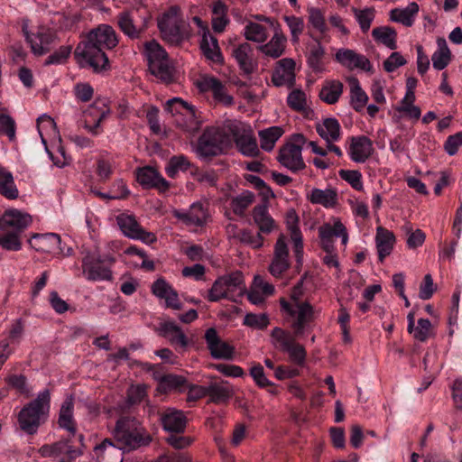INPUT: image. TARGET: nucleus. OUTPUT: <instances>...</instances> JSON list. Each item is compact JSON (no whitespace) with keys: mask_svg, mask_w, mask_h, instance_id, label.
<instances>
[{"mask_svg":"<svg viewBox=\"0 0 462 462\" xmlns=\"http://www.w3.org/2000/svg\"><path fill=\"white\" fill-rule=\"evenodd\" d=\"M118 43L116 31L107 24L92 30L85 41L75 49L74 57L82 69H91L95 73L109 69V60L103 49H113Z\"/></svg>","mask_w":462,"mask_h":462,"instance_id":"1","label":"nucleus"},{"mask_svg":"<svg viewBox=\"0 0 462 462\" xmlns=\"http://www.w3.org/2000/svg\"><path fill=\"white\" fill-rule=\"evenodd\" d=\"M31 223L29 214L17 209L5 211L0 218V246L7 251L21 250V234Z\"/></svg>","mask_w":462,"mask_h":462,"instance_id":"2","label":"nucleus"},{"mask_svg":"<svg viewBox=\"0 0 462 462\" xmlns=\"http://www.w3.org/2000/svg\"><path fill=\"white\" fill-rule=\"evenodd\" d=\"M245 283L241 272L236 271L219 276L212 284L208 293V300L217 302L221 300H227L238 302L245 293Z\"/></svg>","mask_w":462,"mask_h":462,"instance_id":"3","label":"nucleus"},{"mask_svg":"<svg viewBox=\"0 0 462 462\" xmlns=\"http://www.w3.org/2000/svg\"><path fill=\"white\" fill-rule=\"evenodd\" d=\"M114 437L118 448L124 451L136 449L150 440L140 422L132 417H122L116 421Z\"/></svg>","mask_w":462,"mask_h":462,"instance_id":"4","label":"nucleus"},{"mask_svg":"<svg viewBox=\"0 0 462 462\" xmlns=\"http://www.w3.org/2000/svg\"><path fill=\"white\" fill-rule=\"evenodd\" d=\"M51 393L48 389L40 392L33 401L24 406L18 415L22 430L28 434L36 433L50 410Z\"/></svg>","mask_w":462,"mask_h":462,"instance_id":"5","label":"nucleus"},{"mask_svg":"<svg viewBox=\"0 0 462 462\" xmlns=\"http://www.w3.org/2000/svg\"><path fill=\"white\" fill-rule=\"evenodd\" d=\"M82 273L89 282L111 281V267L116 263L112 254L100 255L96 251L82 250Z\"/></svg>","mask_w":462,"mask_h":462,"instance_id":"6","label":"nucleus"},{"mask_svg":"<svg viewBox=\"0 0 462 462\" xmlns=\"http://www.w3.org/2000/svg\"><path fill=\"white\" fill-rule=\"evenodd\" d=\"M144 55L152 75L167 84L174 80V68L166 51L156 41L145 42Z\"/></svg>","mask_w":462,"mask_h":462,"instance_id":"7","label":"nucleus"},{"mask_svg":"<svg viewBox=\"0 0 462 462\" xmlns=\"http://www.w3.org/2000/svg\"><path fill=\"white\" fill-rule=\"evenodd\" d=\"M158 28L165 41L171 44H180L186 34V23L180 7L171 5L157 20Z\"/></svg>","mask_w":462,"mask_h":462,"instance_id":"8","label":"nucleus"},{"mask_svg":"<svg viewBox=\"0 0 462 462\" xmlns=\"http://www.w3.org/2000/svg\"><path fill=\"white\" fill-rule=\"evenodd\" d=\"M281 308L286 313L294 336H301L315 319L316 311L310 302H288L281 300Z\"/></svg>","mask_w":462,"mask_h":462,"instance_id":"9","label":"nucleus"},{"mask_svg":"<svg viewBox=\"0 0 462 462\" xmlns=\"http://www.w3.org/2000/svg\"><path fill=\"white\" fill-rule=\"evenodd\" d=\"M294 333L291 334L279 327L274 328L271 332L273 346L279 351L286 353L291 363L303 367L306 364L307 352L304 346L296 341Z\"/></svg>","mask_w":462,"mask_h":462,"instance_id":"10","label":"nucleus"},{"mask_svg":"<svg viewBox=\"0 0 462 462\" xmlns=\"http://www.w3.org/2000/svg\"><path fill=\"white\" fill-rule=\"evenodd\" d=\"M22 31L32 52L35 56H43L48 53L58 40L56 31L46 25H39L32 30H29L28 24L23 23Z\"/></svg>","mask_w":462,"mask_h":462,"instance_id":"11","label":"nucleus"},{"mask_svg":"<svg viewBox=\"0 0 462 462\" xmlns=\"http://www.w3.org/2000/svg\"><path fill=\"white\" fill-rule=\"evenodd\" d=\"M228 144L229 136L223 129L209 127L199 138L196 152L201 158L213 157L222 153Z\"/></svg>","mask_w":462,"mask_h":462,"instance_id":"12","label":"nucleus"},{"mask_svg":"<svg viewBox=\"0 0 462 462\" xmlns=\"http://www.w3.org/2000/svg\"><path fill=\"white\" fill-rule=\"evenodd\" d=\"M38 453L42 457L58 462H72L82 454V451L75 446L74 439L69 438L51 444H44L38 449Z\"/></svg>","mask_w":462,"mask_h":462,"instance_id":"13","label":"nucleus"},{"mask_svg":"<svg viewBox=\"0 0 462 462\" xmlns=\"http://www.w3.org/2000/svg\"><path fill=\"white\" fill-rule=\"evenodd\" d=\"M306 143L305 137L300 134H294L291 143L283 145L278 155L279 162L291 171H298L305 168L302 159V145Z\"/></svg>","mask_w":462,"mask_h":462,"instance_id":"14","label":"nucleus"},{"mask_svg":"<svg viewBox=\"0 0 462 462\" xmlns=\"http://www.w3.org/2000/svg\"><path fill=\"white\" fill-rule=\"evenodd\" d=\"M116 223L125 236L140 240L144 244L151 245L156 241V236L143 229L137 222L134 216L122 213L116 217Z\"/></svg>","mask_w":462,"mask_h":462,"instance_id":"15","label":"nucleus"},{"mask_svg":"<svg viewBox=\"0 0 462 462\" xmlns=\"http://www.w3.org/2000/svg\"><path fill=\"white\" fill-rule=\"evenodd\" d=\"M110 114V109L103 100H96L83 113L84 128L94 135L100 133V124Z\"/></svg>","mask_w":462,"mask_h":462,"instance_id":"16","label":"nucleus"},{"mask_svg":"<svg viewBox=\"0 0 462 462\" xmlns=\"http://www.w3.org/2000/svg\"><path fill=\"white\" fill-rule=\"evenodd\" d=\"M232 57L243 74L246 76L253 74L258 68L254 50L248 42L235 46L232 50Z\"/></svg>","mask_w":462,"mask_h":462,"instance_id":"17","label":"nucleus"},{"mask_svg":"<svg viewBox=\"0 0 462 462\" xmlns=\"http://www.w3.org/2000/svg\"><path fill=\"white\" fill-rule=\"evenodd\" d=\"M335 60L350 70L359 69L364 71H371L373 69L370 60L365 55L351 49H338L335 53Z\"/></svg>","mask_w":462,"mask_h":462,"instance_id":"18","label":"nucleus"},{"mask_svg":"<svg viewBox=\"0 0 462 462\" xmlns=\"http://www.w3.org/2000/svg\"><path fill=\"white\" fill-rule=\"evenodd\" d=\"M205 340L210 355L215 359L231 360L234 356L235 348L228 343L223 341L217 335L215 328L207 329Z\"/></svg>","mask_w":462,"mask_h":462,"instance_id":"19","label":"nucleus"},{"mask_svg":"<svg viewBox=\"0 0 462 462\" xmlns=\"http://www.w3.org/2000/svg\"><path fill=\"white\" fill-rule=\"evenodd\" d=\"M289 267V249L285 242V236L281 235L274 246L273 257L269 266V272L273 276L280 277Z\"/></svg>","mask_w":462,"mask_h":462,"instance_id":"20","label":"nucleus"},{"mask_svg":"<svg viewBox=\"0 0 462 462\" xmlns=\"http://www.w3.org/2000/svg\"><path fill=\"white\" fill-rule=\"evenodd\" d=\"M198 87L202 92H211L214 99L225 106L233 104V97L227 94L226 86L215 77L201 78Z\"/></svg>","mask_w":462,"mask_h":462,"instance_id":"21","label":"nucleus"},{"mask_svg":"<svg viewBox=\"0 0 462 462\" xmlns=\"http://www.w3.org/2000/svg\"><path fill=\"white\" fill-rule=\"evenodd\" d=\"M295 65L292 59L280 60L272 75L273 83L277 87H292L295 81Z\"/></svg>","mask_w":462,"mask_h":462,"instance_id":"22","label":"nucleus"},{"mask_svg":"<svg viewBox=\"0 0 462 462\" xmlns=\"http://www.w3.org/2000/svg\"><path fill=\"white\" fill-rule=\"evenodd\" d=\"M347 153L350 159L357 163L365 162L373 153V143L365 135L350 137Z\"/></svg>","mask_w":462,"mask_h":462,"instance_id":"23","label":"nucleus"},{"mask_svg":"<svg viewBox=\"0 0 462 462\" xmlns=\"http://www.w3.org/2000/svg\"><path fill=\"white\" fill-rule=\"evenodd\" d=\"M138 183L146 189L154 188L160 191H165L169 188V182L152 167L145 166L136 171Z\"/></svg>","mask_w":462,"mask_h":462,"instance_id":"24","label":"nucleus"},{"mask_svg":"<svg viewBox=\"0 0 462 462\" xmlns=\"http://www.w3.org/2000/svg\"><path fill=\"white\" fill-rule=\"evenodd\" d=\"M152 291L157 298L165 300L167 308L173 310L181 309V303L177 291L163 278H159L152 283Z\"/></svg>","mask_w":462,"mask_h":462,"instance_id":"25","label":"nucleus"},{"mask_svg":"<svg viewBox=\"0 0 462 462\" xmlns=\"http://www.w3.org/2000/svg\"><path fill=\"white\" fill-rule=\"evenodd\" d=\"M60 236L55 233L34 234L29 240L32 248L38 252L53 254L60 248Z\"/></svg>","mask_w":462,"mask_h":462,"instance_id":"26","label":"nucleus"},{"mask_svg":"<svg viewBox=\"0 0 462 462\" xmlns=\"http://www.w3.org/2000/svg\"><path fill=\"white\" fill-rule=\"evenodd\" d=\"M163 430L169 432L181 433L185 430L187 418L182 411L168 408L161 416Z\"/></svg>","mask_w":462,"mask_h":462,"instance_id":"27","label":"nucleus"},{"mask_svg":"<svg viewBox=\"0 0 462 462\" xmlns=\"http://www.w3.org/2000/svg\"><path fill=\"white\" fill-rule=\"evenodd\" d=\"M286 37L282 33L281 25H276L272 39L265 44H261L258 50L265 56L278 59L285 51Z\"/></svg>","mask_w":462,"mask_h":462,"instance_id":"28","label":"nucleus"},{"mask_svg":"<svg viewBox=\"0 0 462 462\" xmlns=\"http://www.w3.org/2000/svg\"><path fill=\"white\" fill-rule=\"evenodd\" d=\"M117 25L121 32L131 40L139 39L145 31V25H138L134 22L132 12H121L117 15Z\"/></svg>","mask_w":462,"mask_h":462,"instance_id":"29","label":"nucleus"},{"mask_svg":"<svg viewBox=\"0 0 462 462\" xmlns=\"http://www.w3.org/2000/svg\"><path fill=\"white\" fill-rule=\"evenodd\" d=\"M173 216L188 225L202 226L207 218V213L200 203H193L188 210H174Z\"/></svg>","mask_w":462,"mask_h":462,"instance_id":"30","label":"nucleus"},{"mask_svg":"<svg viewBox=\"0 0 462 462\" xmlns=\"http://www.w3.org/2000/svg\"><path fill=\"white\" fill-rule=\"evenodd\" d=\"M37 128L42 139V143L45 147V151L49 156L52 157V153L50 152L47 146V139L53 138L57 139L59 143L60 142V137L59 135V132L57 130L54 120L47 115H42L37 119Z\"/></svg>","mask_w":462,"mask_h":462,"instance_id":"31","label":"nucleus"},{"mask_svg":"<svg viewBox=\"0 0 462 462\" xmlns=\"http://www.w3.org/2000/svg\"><path fill=\"white\" fill-rule=\"evenodd\" d=\"M394 243L395 236L393 232L383 226L376 228L375 244L380 262H383L391 254Z\"/></svg>","mask_w":462,"mask_h":462,"instance_id":"32","label":"nucleus"},{"mask_svg":"<svg viewBox=\"0 0 462 462\" xmlns=\"http://www.w3.org/2000/svg\"><path fill=\"white\" fill-rule=\"evenodd\" d=\"M210 8L212 29L217 33H222L230 22L227 15L228 7L222 0H213Z\"/></svg>","mask_w":462,"mask_h":462,"instance_id":"33","label":"nucleus"},{"mask_svg":"<svg viewBox=\"0 0 462 462\" xmlns=\"http://www.w3.org/2000/svg\"><path fill=\"white\" fill-rule=\"evenodd\" d=\"M160 335L167 338L171 345L185 348L188 338L180 328L173 321H165L159 328Z\"/></svg>","mask_w":462,"mask_h":462,"instance_id":"34","label":"nucleus"},{"mask_svg":"<svg viewBox=\"0 0 462 462\" xmlns=\"http://www.w3.org/2000/svg\"><path fill=\"white\" fill-rule=\"evenodd\" d=\"M73 399L71 397H68L61 404L58 424L60 429L66 430L69 435L75 437L77 433V427L73 417Z\"/></svg>","mask_w":462,"mask_h":462,"instance_id":"35","label":"nucleus"},{"mask_svg":"<svg viewBox=\"0 0 462 462\" xmlns=\"http://www.w3.org/2000/svg\"><path fill=\"white\" fill-rule=\"evenodd\" d=\"M418 13V4L411 2L404 8H394L391 10L390 19L393 22L402 23L406 27H411L414 23L415 16Z\"/></svg>","mask_w":462,"mask_h":462,"instance_id":"36","label":"nucleus"},{"mask_svg":"<svg viewBox=\"0 0 462 462\" xmlns=\"http://www.w3.org/2000/svg\"><path fill=\"white\" fill-rule=\"evenodd\" d=\"M316 130L327 143L336 142L340 137L341 127L336 118H326L322 122L318 123Z\"/></svg>","mask_w":462,"mask_h":462,"instance_id":"37","label":"nucleus"},{"mask_svg":"<svg viewBox=\"0 0 462 462\" xmlns=\"http://www.w3.org/2000/svg\"><path fill=\"white\" fill-rule=\"evenodd\" d=\"M200 49L207 59L216 63L223 61L217 39L210 32L201 36Z\"/></svg>","mask_w":462,"mask_h":462,"instance_id":"38","label":"nucleus"},{"mask_svg":"<svg viewBox=\"0 0 462 462\" xmlns=\"http://www.w3.org/2000/svg\"><path fill=\"white\" fill-rule=\"evenodd\" d=\"M253 218L260 232L269 234L274 228V220L268 211L265 204L254 207L253 210Z\"/></svg>","mask_w":462,"mask_h":462,"instance_id":"39","label":"nucleus"},{"mask_svg":"<svg viewBox=\"0 0 462 462\" xmlns=\"http://www.w3.org/2000/svg\"><path fill=\"white\" fill-rule=\"evenodd\" d=\"M319 238L333 239L340 237L343 245H346L348 241V234L346 226L339 221L336 220L334 224L326 223L319 228Z\"/></svg>","mask_w":462,"mask_h":462,"instance_id":"40","label":"nucleus"},{"mask_svg":"<svg viewBox=\"0 0 462 462\" xmlns=\"http://www.w3.org/2000/svg\"><path fill=\"white\" fill-rule=\"evenodd\" d=\"M308 199L312 204L322 205L325 208H332L337 204V194L331 189H313L308 195Z\"/></svg>","mask_w":462,"mask_h":462,"instance_id":"41","label":"nucleus"},{"mask_svg":"<svg viewBox=\"0 0 462 462\" xmlns=\"http://www.w3.org/2000/svg\"><path fill=\"white\" fill-rule=\"evenodd\" d=\"M438 49L432 54L431 60L433 68L437 70L444 69L451 60V52L444 38L437 40Z\"/></svg>","mask_w":462,"mask_h":462,"instance_id":"42","label":"nucleus"},{"mask_svg":"<svg viewBox=\"0 0 462 462\" xmlns=\"http://www.w3.org/2000/svg\"><path fill=\"white\" fill-rule=\"evenodd\" d=\"M372 36L377 42L386 46L390 50H395L397 48L396 31L389 26L375 27L372 31Z\"/></svg>","mask_w":462,"mask_h":462,"instance_id":"43","label":"nucleus"},{"mask_svg":"<svg viewBox=\"0 0 462 462\" xmlns=\"http://www.w3.org/2000/svg\"><path fill=\"white\" fill-rule=\"evenodd\" d=\"M349 86H350V104L356 111L360 112L366 106L367 101H368V96L362 89L357 79L351 78L349 79Z\"/></svg>","mask_w":462,"mask_h":462,"instance_id":"44","label":"nucleus"},{"mask_svg":"<svg viewBox=\"0 0 462 462\" xmlns=\"http://www.w3.org/2000/svg\"><path fill=\"white\" fill-rule=\"evenodd\" d=\"M343 93V84L338 80L326 81L323 85L319 97L327 104L332 105L338 101Z\"/></svg>","mask_w":462,"mask_h":462,"instance_id":"45","label":"nucleus"},{"mask_svg":"<svg viewBox=\"0 0 462 462\" xmlns=\"http://www.w3.org/2000/svg\"><path fill=\"white\" fill-rule=\"evenodd\" d=\"M243 34L247 41L256 43H263L268 39L266 27L254 21L246 22Z\"/></svg>","mask_w":462,"mask_h":462,"instance_id":"46","label":"nucleus"},{"mask_svg":"<svg viewBox=\"0 0 462 462\" xmlns=\"http://www.w3.org/2000/svg\"><path fill=\"white\" fill-rule=\"evenodd\" d=\"M178 125L184 131L195 133L200 128L201 121L194 106H190L185 113L176 119Z\"/></svg>","mask_w":462,"mask_h":462,"instance_id":"47","label":"nucleus"},{"mask_svg":"<svg viewBox=\"0 0 462 462\" xmlns=\"http://www.w3.org/2000/svg\"><path fill=\"white\" fill-rule=\"evenodd\" d=\"M208 396L214 403L226 402L233 395V390L224 383H212L208 385Z\"/></svg>","mask_w":462,"mask_h":462,"instance_id":"48","label":"nucleus"},{"mask_svg":"<svg viewBox=\"0 0 462 462\" xmlns=\"http://www.w3.org/2000/svg\"><path fill=\"white\" fill-rule=\"evenodd\" d=\"M282 134L283 130L280 126H271L259 131L261 148L266 152H271Z\"/></svg>","mask_w":462,"mask_h":462,"instance_id":"49","label":"nucleus"},{"mask_svg":"<svg viewBox=\"0 0 462 462\" xmlns=\"http://www.w3.org/2000/svg\"><path fill=\"white\" fill-rule=\"evenodd\" d=\"M307 55L309 66L314 70H319L322 66V59L325 56V48L319 39L315 38L314 42L308 45Z\"/></svg>","mask_w":462,"mask_h":462,"instance_id":"50","label":"nucleus"},{"mask_svg":"<svg viewBox=\"0 0 462 462\" xmlns=\"http://www.w3.org/2000/svg\"><path fill=\"white\" fill-rule=\"evenodd\" d=\"M236 143L239 152L245 156L256 157L260 153L256 139L248 134L237 136Z\"/></svg>","mask_w":462,"mask_h":462,"instance_id":"51","label":"nucleus"},{"mask_svg":"<svg viewBox=\"0 0 462 462\" xmlns=\"http://www.w3.org/2000/svg\"><path fill=\"white\" fill-rule=\"evenodd\" d=\"M0 193L11 199L18 197L13 174L4 168H0Z\"/></svg>","mask_w":462,"mask_h":462,"instance_id":"52","label":"nucleus"},{"mask_svg":"<svg viewBox=\"0 0 462 462\" xmlns=\"http://www.w3.org/2000/svg\"><path fill=\"white\" fill-rule=\"evenodd\" d=\"M287 104L291 109L302 114L310 110L306 93L301 89H293L287 97Z\"/></svg>","mask_w":462,"mask_h":462,"instance_id":"53","label":"nucleus"},{"mask_svg":"<svg viewBox=\"0 0 462 462\" xmlns=\"http://www.w3.org/2000/svg\"><path fill=\"white\" fill-rule=\"evenodd\" d=\"M254 200V194L249 190H245L232 199L231 208L236 215L243 216Z\"/></svg>","mask_w":462,"mask_h":462,"instance_id":"54","label":"nucleus"},{"mask_svg":"<svg viewBox=\"0 0 462 462\" xmlns=\"http://www.w3.org/2000/svg\"><path fill=\"white\" fill-rule=\"evenodd\" d=\"M189 166L190 162L186 156L177 155L170 159L165 171L169 177L175 178L179 171H186Z\"/></svg>","mask_w":462,"mask_h":462,"instance_id":"55","label":"nucleus"},{"mask_svg":"<svg viewBox=\"0 0 462 462\" xmlns=\"http://www.w3.org/2000/svg\"><path fill=\"white\" fill-rule=\"evenodd\" d=\"M356 20L359 24V27L363 32H367L371 27V24L375 17V12L374 8H365L359 10L353 8Z\"/></svg>","mask_w":462,"mask_h":462,"instance_id":"56","label":"nucleus"},{"mask_svg":"<svg viewBox=\"0 0 462 462\" xmlns=\"http://www.w3.org/2000/svg\"><path fill=\"white\" fill-rule=\"evenodd\" d=\"M283 19L290 29L291 42L293 43H298L300 41V36L304 29L303 19L295 15H286L283 17Z\"/></svg>","mask_w":462,"mask_h":462,"instance_id":"57","label":"nucleus"},{"mask_svg":"<svg viewBox=\"0 0 462 462\" xmlns=\"http://www.w3.org/2000/svg\"><path fill=\"white\" fill-rule=\"evenodd\" d=\"M72 52V45H62L51 53L44 61L45 66L65 63Z\"/></svg>","mask_w":462,"mask_h":462,"instance_id":"58","label":"nucleus"},{"mask_svg":"<svg viewBox=\"0 0 462 462\" xmlns=\"http://www.w3.org/2000/svg\"><path fill=\"white\" fill-rule=\"evenodd\" d=\"M309 23L311 26L319 32L321 34H325L328 28L326 24L325 17L320 9L311 7L308 9Z\"/></svg>","mask_w":462,"mask_h":462,"instance_id":"59","label":"nucleus"},{"mask_svg":"<svg viewBox=\"0 0 462 462\" xmlns=\"http://www.w3.org/2000/svg\"><path fill=\"white\" fill-rule=\"evenodd\" d=\"M270 323L269 317L265 313L255 314L247 313L245 318L243 324L254 328V329H264Z\"/></svg>","mask_w":462,"mask_h":462,"instance_id":"60","label":"nucleus"},{"mask_svg":"<svg viewBox=\"0 0 462 462\" xmlns=\"http://www.w3.org/2000/svg\"><path fill=\"white\" fill-rule=\"evenodd\" d=\"M158 390L163 393L176 389L185 383L184 377L175 374L162 375L161 378H158Z\"/></svg>","mask_w":462,"mask_h":462,"instance_id":"61","label":"nucleus"},{"mask_svg":"<svg viewBox=\"0 0 462 462\" xmlns=\"http://www.w3.org/2000/svg\"><path fill=\"white\" fill-rule=\"evenodd\" d=\"M52 24L60 31L70 30L78 22L76 15L67 14L65 13H56L52 17Z\"/></svg>","mask_w":462,"mask_h":462,"instance_id":"62","label":"nucleus"},{"mask_svg":"<svg viewBox=\"0 0 462 462\" xmlns=\"http://www.w3.org/2000/svg\"><path fill=\"white\" fill-rule=\"evenodd\" d=\"M339 176L342 180L348 182L356 190L360 191L363 189L362 174L358 171L340 170Z\"/></svg>","mask_w":462,"mask_h":462,"instance_id":"63","label":"nucleus"},{"mask_svg":"<svg viewBox=\"0 0 462 462\" xmlns=\"http://www.w3.org/2000/svg\"><path fill=\"white\" fill-rule=\"evenodd\" d=\"M239 241L253 248H260L263 245V237L260 233L254 234L251 230L244 229L239 232Z\"/></svg>","mask_w":462,"mask_h":462,"instance_id":"64","label":"nucleus"}]
</instances>
